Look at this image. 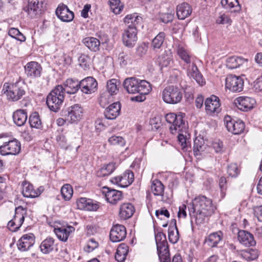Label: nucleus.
<instances>
[{
	"label": "nucleus",
	"mask_w": 262,
	"mask_h": 262,
	"mask_svg": "<svg viewBox=\"0 0 262 262\" xmlns=\"http://www.w3.org/2000/svg\"><path fill=\"white\" fill-rule=\"evenodd\" d=\"M88 201L86 207L84 209L85 210L94 211L99 208V205L96 201L90 199H88Z\"/></svg>",
	"instance_id": "obj_56"
},
{
	"label": "nucleus",
	"mask_w": 262,
	"mask_h": 262,
	"mask_svg": "<svg viewBox=\"0 0 262 262\" xmlns=\"http://www.w3.org/2000/svg\"><path fill=\"white\" fill-rule=\"evenodd\" d=\"M4 89H6L7 95L9 99L13 101L19 100L26 94L25 84L21 80H17L15 82L5 83Z\"/></svg>",
	"instance_id": "obj_5"
},
{
	"label": "nucleus",
	"mask_w": 262,
	"mask_h": 262,
	"mask_svg": "<svg viewBox=\"0 0 262 262\" xmlns=\"http://www.w3.org/2000/svg\"><path fill=\"white\" fill-rule=\"evenodd\" d=\"M83 111L81 105L76 104L68 107L63 113L67 120L73 123L79 121L82 118Z\"/></svg>",
	"instance_id": "obj_12"
},
{
	"label": "nucleus",
	"mask_w": 262,
	"mask_h": 262,
	"mask_svg": "<svg viewBox=\"0 0 262 262\" xmlns=\"http://www.w3.org/2000/svg\"><path fill=\"white\" fill-rule=\"evenodd\" d=\"M98 83L93 77H88L80 80V90L86 94H91L97 90Z\"/></svg>",
	"instance_id": "obj_13"
},
{
	"label": "nucleus",
	"mask_w": 262,
	"mask_h": 262,
	"mask_svg": "<svg viewBox=\"0 0 262 262\" xmlns=\"http://www.w3.org/2000/svg\"><path fill=\"white\" fill-rule=\"evenodd\" d=\"M225 82L226 88L231 92L238 93L243 90L244 81L240 76L228 75L226 78Z\"/></svg>",
	"instance_id": "obj_11"
},
{
	"label": "nucleus",
	"mask_w": 262,
	"mask_h": 262,
	"mask_svg": "<svg viewBox=\"0 0 262 262\" xmlns=\"http://www.w3.org/2000/svg\"><path fill=\"white\" fill-rule=\"evenodd\" d=\"M205 106L206 113L209 115L219 113L221 111L220 99L215 95H212L205 100Z\"/></svg>",
	"instance_id": "obj_14"
},
{
	"label": "nucleus",
	"mask_w": 262,
	"mask_h": 262,
	"mask_svg": "<svg viewBox=\"0 0 262 262\" xmlns=\"http://www.w3.org/2000/svg\"><path fill=\"white\" fill-rule=\"evenodd\" d=\"M178 54L180 58L186 63H190V56L186 50L182 48H179L178 49Z\"/></svg>",
	"instance_id": "obj_57"
},
{
	"label": "nucleus",
	"mask_w": 262,
	"mask_h": 262,
	"mask_svg": "<svg viewBox=\"0 0 262 262\" xmlns=\"http://www.w3.org/2000/svg\"><path fill=\"white\" fill-rule=\"evenodd\" d=\"M61 194L63 199L66 201L70 200L73 195V188L71 185L64 184L61 188Z\"/></svg>",
	"instance_id": "obj_48"
},
{
	"label": "nucleus",
	"mask_w": 262,
	"mask_h": 262,
	"mask_svg": "<svg viewBox=\"0 0 262 262\" xmlns=\"http://www.w3.org/2000/svg\"><path fill=\"white\" fill-rule=\"evenodd\" d=\"M98 246V243L94 238H91L88 241L84 250L88 252H91L97 248Z\"/></svg>",
	"instance_id": "obj_59"
},
{
	"label": "nucleus",
	"mask_w": 262,
	"mask_h": 262,
	"mask_svg": "<svg viewBox=\"0 0 262 262\" xmlns=\"http://www.w3.org/2000/svg\"><path fill=\"white\" fill-rule=\"evenodd\" d=\"M118 59L120 65L122 67H124L127 65L128 60L129 59V57L127 54L122 52L119 53L118 55Z\"/></svg>",
	"instance_id": "obj_62"
},
{
	"label": "nucleus",
	"mask_w": 262,
	"mask_h": 262,
	"mask_svg": "<svg viewBox=\"0 0 262 262\" xmlns=\"http://www.w3.org/2000/svg\"><path fill=\"white\" fill-rule=\"evenodd\" d=\"M25 71L28 77L32 78H38L41 75L42 67L37 62L31 61L25 66Z\"/></svg>",
	"instance_id": "obj_17"
},
{
	"label": "nucleus",
	"mask_w": 262,
	"mask_h": 262,
	"mask_svg": "<svg viewBox=\"0 0 262 262\" xmlns=\"http://www.w3.org/2000/svg\"><path fill=\"white\" fill-rule=\"evenodd\" d=\"M56 14L58 18L64 22L71 21L74 17V13L64 5L58 6L56 10Z\"/></svg>",
	"instance_id": "obj_21"
},
{
	"label": "nucleus",
	"mask_w": 262,
	"mask_h": 262,
	"mask_svg": "<svg viewBox=\"0 0 262 262\" xmlns=\"http://www.w3.org/2000/svg\"><path fill=\"white\" fill-rule=\"evenodd\" d=\"M106 188L107 191L105 192V196L106 200L110 203L116 204L122 199L121 191L115 189H110L108 188Z\"/></svg>",
	"instance_id": "obj_31"
},
{
	"label": "nucleus",
	"mask_w": 262,
	"mask_h": 262,
	"mask_svg": "<svg viewBox=\"0 0 262 262\" xmlns=\"http://www.w3.org/2000/svg\"><path fill=\"white\" fill-rule=\"evenodd\" d=\"M108 141L113 145L123 146L125 144L124 139L120 136H113L108 139Z\"/></svg>",
	"instance_id": "obj_54"
},
{
	"label": "nucleus",
	"mask_w": 262,
	"mask_h": 262,
	"mask_svg": "<svg viewBox=\"0 0 262 262\" xmlns=\"http://www.w3.org/2000/svg\"><path fill=\"white\" fill-rule=\"evenodd\" d=\"M241 254L244 258L247 260H254L258 256L257 252L252 249L242 251Z\"/></svg>",
	"instance_id": "obj_52"
},
{
	"label": "nucleus",
	"mask_w": 262,
	"mask_h": 262,
	"mask_svg": "<svg viewBox=\"0 0 262 262\" xmlns=\"http://www.w3.org/2000/svg\"><path fill=\"white\" fill-rule=\"evenodd\" d=\"M255 103L254 98L249 97H239L235 100V103L237 107L241 111L246 112L252 109Z\"/></svg>",
	"instance_id": "obj_18"
},
{
	"label": "nucleus",
	"mask_w": 262,
	"mask_h": 262,
	"mask_svg": "<svg viewBox=\"0 0 262 262\" xmlns=\"http://www.w3.org/2000/svg\"><path fill=\"white\" fill-rule=\"evenodd\" d=\"M121 104L119 102H116L110 105L104 111V115L107 119L113 120L116 119L120 114Z\"/></svg>",
	"instance_id": "obj_25"
},
{
	"label": "nucleus",
	"mask_w": 262,
	"mask_h": 262,
	"mask_svg": "<svg viewBox=\"0 0 262 262\" xmlns=\"http://www.w3.org/2000/svg\"><path fill=\"white\" fill-rule=\"evenodd\" d=\"M128 252V246L124 243H122L118 247L115 255V258L118 262H123L126 259V257Z\"/></svg>",
	"instance_id": "obj_36"
},
{
	"label": "nucleus",
	"mask_w": 262,
	"mask_h": 262,
	"mask_svg": "<svg viewBox=\"0 0 262 262\" xmlns=\"http://www.w3.org/2000/svg\"><path fill=\"white\" fill-rule=\"evenodd\" d=\"M21 150L20 142L16 139H13L5 142L0 146V154L2 156L16 155Z\"/></svg>",
	"instance_id": "obj_8"
},
{
	"label": "nucleus",
	"mask_w": 262,
	"mask_h": 262,
	"mask_svg": "<svg viewBox=\"0 0 262 262\" xmlns=\"http://www.w3.org/2000/svg\"><path fill=\"white\" fill-rule=\"evenodd\" d=\"M117 167L115 162H111L104 165L97 171V176L99 177H103L110 175Z\"/></svg>",
	"instance_id": "obj_37"
},
{
	"label": "nucleus",
	"mask_w": 262,
	"mask_h": 262,
	"mask_svg": "<svg viewBox=\"0 0 262 262\" xmlns=\"http://www.w3.org/2000/svg\"><path fill=\"white\" fill-rule=\"evenodd\" d=\"M142 20V17L137 13L127 15L124 19L127 29H131L132 28H135L137 31L138 27L141 25Z\"/></svg>",
	"instance_id": "obj_26"
},
{
	"label": "nucleus",
	"mask_w": 262,
	"mask_h": 262,
	"mask_svg": "<svg viewBox=\"0 0 262 262\" xmlns=\"http://www.w3.org/2000/svg\"><path fill=\"white\" fill-rule=\"evenodd\" d=\"M223 233L221 231L210 233L205 237L204 244L210 248L217 247L218 244L222 242Z\"/></svg>",
	"instance_id": "obj_23"
},
{
	"label": "nucleus",
	"mask_w": 262,
	"mask_h": 262,
	"mask_svg": "<svg viewBox=\"0 0 262 262\" xmlns=\"http://www.w3.org/2000/svg\"><path fill=\"white\" fill-rule=\"evenodd\" d=\"M173 17V14L170 13H162L160 16V19L163 23L167 24L172 21Z\"/></svg>",
	"instance_id": "obj_63"
},
{
	"label": "nucleus",
	"mask_w": 262,
	"mask_h": 262,
	"mask_svg": "<svg viewBox=\"0 0 262 262\" xmlns=\"http://www.w3.org/2000/svg\"><path fill=\"white\" fill-rule=\"evenodd\" d=\"M83 42L89 49L93 52L99 50L100 42L99 39L93 37H86L83 40Z\"/></svg>",
	"instance_id": "obj_38"
},
{
	"label": "nucleus",
	"mask_w": 262,
	"mask_h": 262,
	"mask_svg": "<svg viewBox=\"0 0 262 262\" xmlns=\"http://www.w3.org/2000/svg\"><path fill=\"white\" fill-rule=\"evenodd\" d=\"M59 85H63L64 93L75 94L80 90V81L75 78H68Z\"/></svg>",
	"instance_id": "obj_16"
},
{
	"label": "nucleus",
	"mask_w": 262,
	"mask_h": 262,
	"mask_svg": "<svg viewBox=\"0 0 262 262\" xmlns=\"http://www.w3.org/2000/svg\"><path fill=\"white\" fill-rule=\"evenodd\" d=\"M149 124L151 126L153 130H157L161 125V121L159 117H155L150 119Z\"/></svg>",
	"instance_id": "obj_58"
},
{
	"label": "nucleus",
	"mask_w": 262,
	"mask_h": 262,
	"mask_svg": "<svg viewBox=\"0 0 262 262\" xmlns=\"http://www.w3.org/2000/svg\"><path fill=\"white\" fill-rule=\"evenodd\" d=\"M227 172L231 177H236L240 172V170L236 163H231L227 167Z\"/></svg>",
	"instance_id": "obj_53"
},
{
	"label": "nucleus",
	"mask_w": 262,
	"mask_h": 262,
	"mask_svg": "<svg viewBox=\"0 0 262 262\" xmlns=\"http://www.w3.org/2000/svg\"><path fill=\"white\" fill-rule=\"evenodd\" d=\"M123 86L126 91L129 94H139L132 98V100L137 102H142L145 100V95H147L151 90L150 83L146 80H139L135 77L126 78Z\"/></svg>",
	"instance_id": "obj_3"
},
{
	"label": "nucleus",
	"mask_w": 262,
	"mask_h": 262,
	"mask_svg": "<svg viewBox=\"0 0 262 262\" xmlns=\"http://www.w3.org/2000/svg\"><path fill=\"white\" fill-rule=\"evenodd\" d=\"M216 23L219 24H229L231 25L232 20L227 15L223 14L220 15L216 20Z\"/></svg>",
	"instance_id": "obj_61"
},
{
	"label": "nucleus",
	"mask_w": 262,
	"mask_h": 262,
	"mask_svg": "<svg viewBox=\"0 0 262 262\" xmlns=\"http://www.w3.org/2000/svg\"><path fill=\"white\" fill-rule=\"evenodd\" d=\"M216 207L212 204L211 199L205 195H200L192 201L189 207L191 222L194 220L197 225L205 223L206 219L214 213Z\"/></svg>",
	"instance_id": "obj_1"
},
{
	"label": "nucleus",
	"mask_w": 262,
	"mask_h": 262,
	"mask_svg": "<svg viewBox=\"0 0 262 262\" xmlns=\"http://www.w3.org/2000/svg\"><path fill=\"white\" fill-rule=\"evenodd\" d=\"M247 60L242 57L232 56L227 58L226 67L229 69H236L247 62Z\"/></svg>",
	"instance_id": "obj_34"
},
{
	"label": "nucleus",
	"mask_w": 262,
	"mask_h": 262,
	"mask_svg": "<svg viewBox=\"0 0 262 262\" xmlns=\"http://www.w3.org/2000/svg\"><path fill=\"white\" fill-rule=\"evenodd\" d=\"M134 181V174L130 170H126L122 175V187H126L130 185Z\"/></svg>",
	"instance_id": "obj_44"
},
{
	"label": "nucleus",
	"mask_w": 262,
	"mask_h": 262,
	"mask_svg": "<svg viewBox=\"0 0 262 262\" xmlns=\"http://www.w3.org/2000/svg\"><path fill=\"white\" fill-rule=\"evenodd\" d=\"M224 121L227 130L233 134H241L245 129V123L240 119H235L229 116H226Z\"/></svg>",
	"instance_id": "obj_7"
},
{
	"label": "nucleus",
	"mask_w": 262,
	"mask_h": 262,
	"mask_svg": "<svg viewBox=\"0 0 262 262\" xmlns=\"http://www.w3.org/2000/svg\"><path fill=\"white\" fill-rule=\"evenodd\" d=\"M26 213V211L22 206L16 207L13 218L8 223L9 229L12 231H16L19 229L24 221Z\"/></svg>",
	"instance_id": "obj_9"
},
{
	"label": "nucleus",
	"mask_w": 262,
	"mask_h": 262,
	"mask_svg": "<svg viewBox=\"0 0 262 262\" xmlns=\"http://www.w3.org/2000/svg\"><path fill=\"white\" fill-rule=\"evenodd\" d=\"M35 243V236L32 233L23 235L17 243L18 249L21 251L28 250Z\"/></svg>",
	"instance_id": "obj_19"
},
{
	"label": "nucleus",
	"mask_w": 262,
	"mask_h": 262,
	"mask_svg": "<svg viewBox=\"0 0 262 262\" xmlns=\"http://www.w3.org/2000/svg\"><path fill=\"white\" fill-rule=\"evenodd\" d=\"M160 262H170V254L168 249L162 250L157 252Z\"/></svg>",
	"instance_id": "obj_55"
},
{
	"label": "nucleus",
	"mask_w": 262,
	"mask_h": 262,
	"mask_svg": "<svg viewBox=\"0 0 262 262\" xmlns=\"http://www.w3.org/2000/svg\"><path fill=\"white\" fill-rule=\"evenodd\" d=\"M165 36L164 32H160L152 39L151 42V48L154 51H157L162 47L165 40Z\"/></svg>",
	"instance_id": "obj_39"
},
{
	"label": "nucleus",
	"mask_w": 262,
	"mask_h": 262,
	"mask_svg": "<svg viewBox=\"0 0 262 262\" xmlns=\"http://www.w3.org/2000/svg\"><path fill=\"white\" fill-rule=\"evenodd\" d=\"M75 228L71 226H68L67 227H61L55 228L54 231L56 235L57 238L62 241L66 242L70 234L74 232Z\"/></svg>",
	"instance_id": "obj_27"
},
{
	"label": "nucleus",
	"mask_w": 262,
	"mask_h": 262,
	"mask_svg": "<svg viewBox=\"0 0 262 262\" xmlns=\"http://www.w3.org/2000/svg\"><path fill=\"white\" fill-rule=\"evenodd\" d=\"M221 3L225 9L234 8V12H238L241 10V6L238 0H222Z\"/></svg>",
	"instance_id": "obj_43"
},
{
	"label": "nucleus",
	"mask_w": 262,
	"mask_h": 262,
	"mask_svg": "<svg viewBox=\"0 0 262 262\" xmlns=\"http://www.w3.org/2000/svg\"><path fill=\"white\" fill-rule=\"evenodd\" d=\"M179 238V233L177 226L176 220L173 219L171 221L170 225L168 228V239L169 241L175 244L178 242Z\"/></svg>",
	"instance_id": "obj_33"
},
{
	"label": "nucleus",
	"mask_w": 262,
	"mask_h": 262,
	"mask_svg": "<svg viewBox=\"0 0 262 262\" xmlns=\"http://www.w3.org/2000/svg\"><path fill=\"white\" fill-rule=\"evenodd\" d=\"M45 0H28V5L24 8L31 18L39 17L43 11L42 5Z\"/></svg>",
	"instance_id": "obj_10"
},
{
	"label": "nucleus",
	"mask_w": 262,
	"mask_h": 262,
	"mask_svg": "<svg viewBox=\"0 0 262 262\" xmlns=\"http://www.w3.org/2000/svg\"><path fill=\"white\" fill-rule=\"evenodd\" d=\"M172 57L171 54L166 51L158 57L157 62L161 70L163 68H166L170 66L172 61Z\"/></svg>",
	"instance_id": "obj_40"
},
{
	"label": "nucleus",
	"mask_w": 262,
	"mask_h": 262,
	"mask_svg": "<svg viewBox=\"0 0 262 262\" xmlns=\"http://www.w3.org/2000/svg\"><path fill=\"white\" fill-rule=\"evenodd\" d=\"M193 89L191 86H186L184 89L185 97L188 101L193 99Z\"/></svg>",
	"instance_id": "obj_64"
},
{
	"label": "nucleus",
	"mask_w": 262,
	"mask_h": 262,
	"mask_svg": "<svg viewBox=\"0 0 262 262\" xmlns=\"http://www.w3.org/2000/svg\"><path fill=\"white\" fill-rule=\"evenodd\" d=\"M237 239L241 244L246 247L253 246L256 244L253 235L246 230H239L238 232Z\"/></svg>",
	"instance_id": "obj_24"
},
{
	"label": "nucleus",
	"mask_w": 262,
	"mask_h": 262,
	"mask_svg": "<svg viewBox=\"0 0 262 262\" xmlns=\"http://www.w3.org/2000/svg\"><path fill=\"white\" fill-rule=\"evenodd\" d=\"M78 62L80 66L86 70L90 69L91 59L88 55L81 54L78 58Z\"/></svg>",
	"instance_id": "obj_49"
},
{
	"label": "nucleus",
	"mask_w": 262,
	"mask_h": 262,
	"mask_svg": "<svg viewBox=\"0 0 262 262\" xmlns=\"http://www.w3.org/2000/svg\"><path fill=\"white\" fill-rule=\"evenodd\" d=\"M150 189L155 195L163 196L164 186L160 180L155 179L151 182Z\"/></svg>",
	"instance_id": "obj_41"
},
{
	"label": "nucleus",
	"mask_w": 262,
	"mask_h": 262,
	"mask_svg": "<svg viewBox=\"0 0 262 262\" xmlns=\"http://www.w3.org/2000/svg\"><path fill=\"white\" fill-rule=\"evenodd\" d=\"M183 115L181 113L176 114L170 113L166 115L165 119L167 123L170 124L169 130L172 135L178 133V141L181 144L183 149L188 150L189 145V141H187L186 136L183 133H186L187 126L183 120Z\"/></svg>",
	"instance_id": "obj_2"
},
{
	"label": "nucleus",
	"mask_w": 262,
	"mask_h": 262,
	"mask_svg": "<svg viewBox=\"0 0 262 262\" xmlns=\"http://www.w3.org/2000/svg\"><path fill=\"white\" fill-rule=\"evenodd\" d=\"M39 247L40 251L43 254H49L54 250L57 251L56 244H55V239L51 237H48L43 240Z\"/></svg>",
	"instance_id": "obj_30"
},
{
	"label": "nucleus",
	"mask_w": 262,
	"mask_h": 262,
	"mask_svg": "<svg viewBox=\"0 0 262 262\" xmlns=\"http://www.w3.org/2000/svg\"><path fill=\"white\" fill-rule=\"evenodd\" d=\"M155 240L157 245V252L162 250L168 249L166 235L162 232H158L155 234Z\"/></svg>",
	"instance_id": "obj_35"
},
{
	"label": "nucleus",
	"mask_w": 262,
	"mask_h": 262,
	"mask_svg": "<svg viewBox=\"0 0 262 262\" xmlns=\"http://www.w3.org/2000/svg\"><path fill=\"white\" fill-rule=\"evenodd\" d=\"M162 96L165 103L174 104L179 103L182 100L183 93L179 87L171 85L164 89Z\"/></svg>",
	"instance_id": "obj_6"
},
{
	"label": "nucleus",
	"mask_w": 262,
	"mask_h": 262,
	"mask_svg": "<svg viewBox=\"0 0 262 262\" xmlns=\"http://www.w3.org/2000/svg\"><path fill=\"white\" fill-rule=\"evenodd\" d=\"M12 117L13 122L16 125L22 126L27 121V113L25 110H17L13 113Z\"/></svg>",
	"instance_id": "obj_32"
},
{
	"label": "nucleus",
	"mask_w": 262,
	"mask_h": 262,
	"mask_svg": "<svg viewBox=\"0 0 262 262\" xmlns=\"http://www.w3.org/2000/svg\"><path fill=\"white\" fill-rule=\"evenodd\" d=\"M119 83V81L116 79H112L107 82L106 89L111 95L117 94L118 91V86Z\"/></svg>",
	"instance_id": "obj_47"
},
{
	"label": "nucleus",
	"mask_w": 262,
	"mask_h": 262,
	"mask_svg": "<svg viewBox=\"0 0 262 262\" xmlns=\"http://www.w3.org/2000/svg\"><path fill=\"white\" fill-rule=\"evenodd\" d=\"M137 31L135 28L126 29L122 35V41L124 45L129 48L133 47L137 40Z\"/></svg>",
	"instance_id": "obj_20"
},
{
	"label": "nucleus",
	"mask_w": 262,
	"mask_h": 262,
	"mask_svg": "<svg viewBox=\"0 0 262 262\" xmlns=\"http://www.w3.org/2000/svg\"><path fill=\"white\" fill-rule=\"evenodd\" d=\"M126 236V228L122 225L114 226L110 231V237L113 242H119L123 241Z\"/></svg>",
	"instance_id": "obj_15"
},
{
	"label": "nucleus",
	"mask_w": 262,
	"mask_h": 262,
	"mask_svg": "<svg viewBox=\"0 0 262 262\" xmlns=\"http://www.w3.org/2000/svg\"><path fill=\"white\" fill-rule=\"evenodd\" d=\"M148 43H142L141 45L139 46L137 48V50H136L137 54L140 57L144 56L146 53V52L148 50Z\"/></svg>",
	"instance_id": "obj_60"
},
{
	"label": "nucleus",
	"mask_w": 262,
	"mask_h": 262,
	"mask_svg": "<svg viewBox=\"0 0 262 262\" xmlns=\"http://www.w3.org/2000/svg\"><path fill=\"white\" fill-rule=\"evenodd\" d=\"M135 211L134 206L130 203H125L120 206L119 216L122 220L130 218Z\"/></svg>",
	"instance_id": "obj_22"
},
{
	"label": "nucleus",
	"mask_w": 262,
	"mask_h": 262,
	"mask_svg": "<svg viewBox=\"0 0 262 262\" xmlns=\"http://www.w3.org/2000/svg\"><path fill=\"white\" fill-rule=\"evenodd\" d=\"M177 15L179 19L184 20L190 15L192 9L187 3H183L177 7Z\"/></svg>",
	"instance_id": "obj_29"
},
{
	"label": "nucleus",
	"mask_w": 262,
	"mask_h": 262,
	"mask_svg": "<svg viewBox=\"0 0 262 262\" xmlns=\"http://www.w3.org/2000/svg\"><path fill=\"white\" fill-rule=\"evenodd\" d=\"M8 34L11 37L20 41H24L26 40L25 36L17 28H10L8 31Z\"/></svg>",
	"instance_id": "obj_51"
},
{
	"label": "nucleus",
	"mask_w": 262,
	"mask_h": 262,
	"mask_svg": "<svg viewBox=\"0 0 262 262\" xmlns=\"http://www.w3.org/2000/svg\"><path fill=\"white\" fill-rule=\"evenodd\" d=\"M63 85L56 86L48 95L46 103L49 109L57 112L62 105L65 97Z\"/></svg>",
	"instance_id": "obj_4"
},
{
	"label": "nucleus",
	"mask_w": 262,
	"mask_h": 262,
	"mask_svg": "<svg viewBox=\"0 0 262 262\" xmlns=\"http://www.w3.org/2000/svg\"><path fill=\"white\" fill-rule=\"evenodd\" d=\"M110 6L113 12L116 14H119L123 8V5L120 0H109Z\"/></svg>",
	"instance_id": "obj_50"
},
{
	"label": "nucleus",
	"mask_w": 262,
	"mask_h": 262,
	"mask_svg": "<svg viewBox=\"0 0 262 262\" xmlns=\"http://www.w3.org/2000/svg\"><path fill=\"white\" fill-rule=\"evenodd\" d=\"M29 121L31 127L40 128L42 126L39 115L38 113L36 112L30 115Z\"/></svg>",
	"instance_id": "obj_45"
},
{
	"label": "nucleus",
	"mask_w": 262,
	"mask_h": 262,
	"mask_svg": "<svg viewBox=\"0 0 262 262\" xmlns=\"http://www.w3.org/2000/svg\"><path fill=\"white\" fill-rule=\"evenodd\" d=\"M187 75L190 78L194 79L199 85H203L205 84V79L195 63H192L191 67L188 69Z\"/></svg>",
	"instance_id": "obj_28"
},
{
	"label": "nucleus",
	"mask_w": 262,
	"mask_h": 262,
	"mask_svg": "<svg viewBox=\"0 0 262 262\" xmlns=\"http://www.w3.org/2000/svg\"><path fill=\"white\" fill-rule=\"evenodd\" d=\"M206 145L203 139H198L196 138L194 140L193 143V152L195 156H198L201 154V152L206 149Z\"/></svg>",
	"instance_id": "obj_46"
},
{
	"label": "nucleus",
	"mask_w": 262,
	"mask_h": 262,
	"mask_svg": "<svg viewBox=\"0 0 262 262\" xmlns=\"http://www.w3.org/2000/svg\"><path fill=\"white\" fill-rule=\"evenodd\" d=\"M22 193L24 196L26 198H36V194L33 186L29 183L25 182L24 183Z\"/></svg>",
	"instance_id": "obj_42"
}]
</instances>
